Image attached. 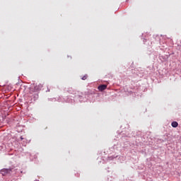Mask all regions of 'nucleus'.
Returning <instances> with one entry per match:
<instances>
[{"mask_svg": "<svg viewBox=\"0 0 181 181\" xmlns=\"http://www.w3.org/2000/svg\"><path fill=\"white\" fill-rule=\"evenodd\" d=\"M82 80H87V75L83 76Z\"/></svg>", "mask_w": 181, "mask_h": 181, "instance_id": "obj_4", "label": "nucleus"}, {"mask_svg": "<svg viewBox=\"0 0 181 181\" xmlns=\"http://www.w3.org/2000/svg\"><path fill=\"white\" fill-rule=\"evenodd\" d=\"M99 91H104V90L107 89V85H100L98 86Z\"/></svg>", "mask_w": 181, "mask_h": 181, "instance_id": "obj_2", "label": "nucleus"}, {"mask_svg": "<svg viewBox=\"0 0 181 181\" xmlns=\"http://www.w3.org/2000/svg\"><path fill=\"white\" fill-rule=\"evenodd\" d=\"M38 90H40L39 88H35V91H38Z\"/></svg>", "mask_w": 181, "mask_h": 181, "instance_id": "obj_5", "label": "nucleus"}, {"mask_svg": "<svg viewBox=\"0 0 181 181\" xmlns=\"http://www.w3.org/2000/svg\"><path fill=\"white\" fill-rule=\"evenodd\" d=\"M11 172H12V168H3L1 170L0 173H1L3 176H6V175H8Z\"/></svg>", "mask_w": 181, "mask_h": 181, "instance_id": "obj_1", "label": "nucleus"}, {"mask_svg": "<svg viewBox=\"0 0 181 181\" xmlns=\"http://www.w3.org/2000/svg\"><path fill=\"white\" fill-rule=\"evenodd\" d=\"M179 125V123H177V122H173L171 123V126L173 127V128H177Z\"/></svg>", "mask_w": 181, "mask_h": 181, "instance_id": "obj_3", "label": "nucleus"}]
</instances>
